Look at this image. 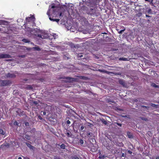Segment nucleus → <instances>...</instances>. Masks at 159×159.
Listing matches in <instances>:
<instances>
[{
  "label": "nucleus",
  "instance_id": "4c0bfd02",
  "mask_svg": "<svg viewBox=\"0 0 159 159\" xmlns=\"http://www.w3.org/2000/svg\"><path fill=\"white\" fill-rule=\"evenodd\" d=\"M56 7V6L54 4H53L51 5V8H54Z\"/></svg>",
  "mask_w": 159,
  "mask_h": 159
},
{
  "label": "nucleus",
  "instance_id": "39448f33",
  "mask_svg": "<svg viewBox=\"0 0 159 159\" xmlns=\"http://www.w3.org/2000/svg\"><path fill=\"white\" fill-rule=\"evenodd\" d=\"M10 56L7 54H0V58H9Z\"/></svg>",
  "mask_w": 159,
  "mask_h": 159
},
{
  "label": "nucleus",
  "instance_id": "680f3d73",
  "mask_svg": "<svg viewBox=\"0 0 159 159\" xmlns=\"http://www.w3.org/2000/svg\"><path fill=\"white\" fill-rule=\"evenodd\" d=\"M149 10V11H151V9H150Z\"/></svg>",
  "mask_w": 159,
  "mask_h": 159
},
{
  "label": "nucleus",
  "instance_id": "bb28decb",
  "mask_svg": "<svg viewBox=\"0 0 159 159\" xmlns=\"http://www.w3.org/2000/svg\"><path fill=\"white\" fill-rule=\"evenodd\" d=\"M0 134L4 135V132L2 129H0Z\"/></svg>",
  "mask_w": 159,
  "mask_h": 159
},
{
  "label": "nucleus",
  "instance_id": "9d476101",
  "mask_svg": "<svg viewBox=\"0 0 159 159\" xmlns=\"http://www.w3.org/2000/svg\"><path fill=\"white\" fill-rule=\"evenodd\" d=\"M22 41L25 43H29L30 42V40L26 39H24L22 40Z\"/></svg>",
  "mask_w": 159,
  "mask_h": 159
},
{
  "label": "nucleus",
  "instance_id": "69168bd1",
  "mask_svg": "<svg viewBox=\"0 0 159 159\" xmlns=\"http://www.w3.org/2000/svg\"><path fill=\"white\" fill-rule=\"evenodd\" d=\"M40 159H41V158H40Z\"/></svg>",
  "mask_w": 159,
  "mask_h": 159
},
{
  "label": "nucleus",
  "instance_id": "a18cd8bd",
  "mask_svg": "<svg viewBox=\"0 0 159 159\" xmlns=\"http://www.w3.org/2000/svg\"><path fill=\"white\" fill-rule=\"evenodd\" d=\"M38 118L40 119V120H42V117L41 116H38Z\"/></svg>",
  "mask_w": 159,
  "mask_h": 159
},
{
  "label": "nucleus",
  "instance_id": "cd10ccee",
  "mask_svg": "<svg viewBox=\"0 0 159 159\" xmlns=\"http://www.w3.org/2000/svg\"><path fill=\"white\" fill-rule=\"evenodd\" d=\"M99 158L100 159H104L105 158V157L104 155H101L99 156Z\"/></svg>",
  "mask_w": 159,
  "mask_h": 159
},
{
  "label": "nucleus",
  "instance_id": "4d7b16f0",
  "mask_svg": "<svg viewBox=\"0 0 159 159\" xmlns=\"http://www.w3.org/2000/svg\"><path fill=\"white\" fill-rule=\"evenodd\" d=\"M146 17H150V16H148V15H146Z\"/></svg>",
  "mask_w": 159,
  "mask_h": 159
},
{
  "label": "nucleus",
  "instance_id": "b1692460",
  "mask_svg": "<svg viewBox=\"0 0 159 159\" xmlns=\"http://www.w3.org/2000/svg\"><path fill=\"white\" fill-rule=\"evenodd\" d=\"M72 159H80L78 156L76 155L73 156L72 157Z\"/></svg>",
  "mask_w": 159,
  "mask_h": 159
},
{
  "label": "nucleus",
  "instance_id": "2eb2a0df",
  "mask_svg": "<svg viewBox=\"0 0 159 159\" xmlns=\"http://www.w3.org/2000/svg\"><path fill=\"white\" fill-rule=\"evenodd\" d=\"M80 79L82 80H86L88 79V78L86 76H81L80 77Z\"/></svg>",
  "mask_w": 159,
  "mask_h": 159
},
{
  "label": "nucleus",
  "instance_id": "f8f14e48",
  "mask_svg": "<svg viewBox=\"0 0 159 159\" xmlns=\"http://www.w3.org/2000/svg\"><path fill=\"white\" fill-rule=\"evenodd\" d=\"M99 71L100 72H104L105 73H106L107 74H109V71L105 70H99Z\"/></svg>",
  "mask_w": 159,
  "mask_h": 159
},
{
  "label": "nucleus",
  "instance_id": "423d86ee",
  "mask_svg": "<svg viewBox=\"0 0 159 159\" xmlns=\"http://www.w3.org/2000/svg\"><path fill=\"white\" fill-rule=\"evenodd\" d=\"M26 145L28 147H29L30 149H32L34 150L35 149V147L31 145V144L29 143H25Z\"/></svg>",
  "mask_w": 159,
  "mask_h": 159
},
{
  "label": "nucleus",
  "instance_id": "de8ad7c7",
  "mask_svg": "<svg viewBox=\"0 0 159 159\" xmlns=\"http://www.w3.org/2000/svg\"><path fill=\"white\" fill-rule=\"evenodd\" d=\"M128 152L130 154H131L132 153V152L130 150H129Z\"/></svg>",
  "mask_w": 159,
  "mask_h": 159
},
{
  "label": "nucleus",
  "instance_id": "473e14b6",
  "mask_svg": "<svg viewBox=\"0 0 159 159\" xmlns=\"http://www.w3.org/2000/svg\"><path fill=\"white\" fill-rule=\"evenodd\" d=\"M50 10L49 9L47 12V14L48 15L49 17H50Z\"/></svg>",
  "mask_w": 159,
  "mask_h": 159
},
{
  "label": "nucleus",
  "instance_id": "7c9ffc66",
  "mask_svg": "<svg viewBox=\"0 0 159 159\" xmlns=\"http://www.w3.org/2000/svg\"><path fill=\"white\" fill-rule=\"evenodd\" d=\"M16 77L15 75L13 74H11V78H14Z\"/></svg>",
  "mask_w": 159,
  "mask_h": 159
},
{
  "label": "nucleus",
  "instance_id": "c85d7f7f",
  "mask_svg": "<svg viewBox=\"0 0 159 159\" xmlns=\"http://www.w3.org/2000/svg\"><path fill=\"white\" fill-rule=\"evenodd\" d=\"M125 30V29H124V30H123L120 31L118 32L120 34H122V33L123 32H124Z\"/></svg>",
  "mask_w": 159,
  "mask_h": 159
},
{
  "label": "nucleus",
  "instance_id": "864d4df0",
  "mask_svg": "<svg viewBox=\"0 0 159 159\" xmlns=\"http://www.w3.org/2000/svg\"><path fill=\"white\" fill-rule=\"evenodd\" d=\"M122 117H127V115L123 116Z\"/></svg>",
  "mask_w": 159,
  "mask_h": 159
},
{
  "label": "nucleus",
  "instance_id": "bf43d9fd",
  "mask_svg": "<svg viewBox=\"0 0 159 159\" xmlns=\"http://www.w3.org/2000/svg\"><path fill=\"white\" fill-rule=\"evenodd\" d=\"M25 80L26 81L27 80V79H25Z\"/></svg>",
  "mask_w": 159,
  "mask_h": 159
},
{
  "label": "nucleus",
  "instance_id": "9b49d317",
  "mask_svg": "<svg viewBox=\"0 0 159 159\" xmlns=\"http://www.w3.org/2000/svg\"><path fill=\"white\" fill-rule=\"evenodd\" d=\"M140 118L142 120H144L146 121H148V119L146 118L143 117H140Z\"/></svg>",
  "mask_w": 159,
  "mask_h": 159
},
{
  "label": "nucleus",
  "instance_id": "a878e982",
  "mask_svg": "<svg viewBox=\"0 0 159 159\" xmlns=\"http://www.w3.org/2000/svg\"><path fill=\"white\" fill-rule=\"evenodd\" d=\"M84 126H81L80 127V130L81 131L83 130V131H85V129L84 130Z\"/></svg>",
  "mask_w": 159,
  "mask_h": 159
},
{
  "label": "nucleus",
  "instance_id": "13d9d810",
  "mask_svg": "<svg viewBox=\"0 0 159 159\" xmlns=\"http://www.w3.org/2000/svg\"><path fill=\"white\" fill-rule=\"evenodd\" d=\"M32 129H33V130H34V131H35V128H33Z\"/></svg>",
  "mask_w": 159,
  "mask_h": 159
},
{
  "label": "nucleus",
  "instance_id": "7ed1b4c3",
  "mask_svg": "<svg viewBox=\"0 0 159 159\" xmlns=\"http://www.w3.org/2000/svg\"><path fill=\"white\" fill-rule=\"evenodd\" d=\"M9 83V81L0 80V86H5L8 85Z\"/></svg>",
  "mask_w": 159,
  "mask_h": 159
},
{
  "label": "nucleus",
  "instance_id": "0e129e2a",
  "mask_svg": "<svg viewBox=\"0 0 159 159\" xmlns=\"http://www.w3.org/2000/svg\"><path fill=\"white\" fill-rule=\"evenodd\" d=\"M117 30L118 31V30H118V29H117Z\"/></svg>",
  "mask_w": 159,
  "mask_h": 159
},
{
  "label": "nucleus",
  "instance_id": "338daca9",
  "mask_svg": "<svg viewBox=\"0 0 159 159\" xmlns=\"http://www.w3.org/2000/svg\"><path fill=\"white\" fill-rule=\"evenodd\" d=\"M158 103H159V102H158Z\"/></svg>",
  "mask_w": 159,
  "mask_h": 159
},
{
  "label": "nucleus",
  "instance_id": "5701e85b",
  "mask_svg": "<svg viewBox=\"0 0 159 159\" xmlns=\"http://www.w3.org/2000/svg\"><path fill=\"white\" fill-rule=\"evenodd\" d=\"M34 49L36 50L39 51L40 50V48L39 47H34Z\"/></svg>",
  "mask_w": 159,
  "mask_h": 159
},
{
  "label": "nucleus",
  "instance_id": "c756f323",
  "mask_svg": "<svg viewBox=\"0 0 159 159\" xmlns=\"http://www.w3.org/2000/svg\"><path fill=\"white\" fill-rule=\"evenodd\" d=\"M33 103L35 105H37L39 104V103L37 101H34L33 102Z\"/></svg>",
  "mask_w": 159,
  "mask_h": 159
},
{
  "label": "nucleus",
  "instance_id": "e433bc0d",
  "mask_svg": "<svg viewBox=\"0 0 159 159\" xmlns=\"http://www.w3.org/2000/svg\"><path fill=\"white\" fill-rule=\"evenodd\" d=\"M66 134L68 137H69L70 136V134L69 132H67Z\"/></svg>",
  "mask_w": 159,
  "mask_h": 159
},
{
  "label": "nucleus",
  "instance_id": "c9c22d12",
  "mask_svg": "<svg viewBox=\"0 0 159 159\" xmlns=\"http://www.w3.org/2000/svg\"><path fill=\"white\" fill-rule=\"evenodd\" d=\"M128 133H127V134L128 135V137L129 138H131L133 137V136L132 134H128Z\"/></svg>",
  "mask_w": 159,
  "mask_h": 159
},
{
  "label": "nucleus",
  "instance_id": "a211bd4d",
  "mask_svg": "<svg viewBox=\"0 0 159 159\" xmlns=\"http://www.w3.org/2000/svg\"><path fill=\"white\" fill-rule=\"evenodd\" d=\"M102 121V123L105 124V125H106L107 123V121L104 119H102L101 120Z\"/></svg>",
  "mask_w": 159,
  "mask_h": 159
},
{
  "label": "nucleus",
  "instance_id": "49530a36",
  "mask_svg": "<svg viewBox=\"0 0 159 159\" xmlns=\"http://www.w3.org/2000/svg\"><path fill=\"white\" fill-rule=\"evenodd\" d=\"M23 158H24V159H30V158L27 157H23Z\"/></svg>",
  "mask_w": 159,
  "mask_h": 159
},
{
  "label": "nucleus",
  "instance_id": "f257e3e1",
  "mask_svg": "<svg viewBox=\"0 0 159 159\" xmlns=\"http://www.w3.org/2000/svg\"><path fill=\"white\" fill-rule=\"evenodd\" d=\"M89 6L90 7H93V8H91L89 10L87 11L86 12L88 14L91 16L96 14L97 4L94 2L91 3Z\"/></svg>",
  "mask_w": 159,
  "mask_h": 159
},
{
  "label": "nucleus",
  "instance_id": "79ce46f5",
  "mask_svg": "<svg viewBox=\"0 0 159 159\" xmlns=\"http://www.w3.org/2000/svg\"><path fill=\"white\" fill-rule=\"evenodd\" d=\"M66 123L68 124H70V122L69 120H68L67 121Z\"/></svg>",
  "mask_w": 159,
  "mask_h": 159
},
{
  "label": "nucleus",
  "instance_id": "3c124183",
  "mask_svg": "<svg viewBox=\"0 0 159 159\" xmlns=\"http://www.w3.org/2000/svg\"><path fill=\"white\" fill-rule=\"evenodd\" d=\"M46 112L45 111H43V114L44 115H45L46 114Z\"/></svg>",
  "mask_w": 159,
  "mask_h": 159
},
{
  "label": "nucleus",
  "instance_id": "5fc2aeb1",
  "mask_svg": "<svg viewBox=\"0 0 159 159\" xmlns=\"http://www.w3.org/2000/svg\"><path fill=\"white\" fill-rule=\"evenodd\" d=\"M156 159H159V156L157 157L156 158Z\"/></svg>",
  "mask_w": 159,
  "mask_h": 159
},
{
  "label": "nucleus",
  "instance_id": "a19ab883",
  "mask_svg": "<svg viewBox=\"0 0 159 159\" xmlns=\"http://www.w3.org/2000/svg\"><path fill=\"white\" fill-rule=\"evenodd\" d=\"M142 107H143V108H149L148 107V106H143Z\"/></svg>",
  "mask_w": 159,
  "mask_h": 159
},
{
  "label": "nucleus",
  "instance_id": "ea45409f",
  "mask_svg": "<svg viewBox=\"0 0 159 159\" xmlns=\"http://www.w3.org/2000/svg\"><path fill=\"white\" fill-rule=\"evenodd\" d=\"M25 57V55H20L19 56V57H21L22 58H24Z\"/></svg>",
  "mask_w": 159,
  "mask_h": 159
},
{
  "label": "nucleus",
  "instance_id": "37998d69",
  "mask_svg": "<svg viewBox=\"0 0 159 159\" xmlns=\"http://www.w3.org/2000/svg\"><path fill=\"white\" fill-rule=\"evenodd\" d=\"M117 125L121 127L122 126V124H120L119 123H117Z\"/></svg>",
  "mask_w": 159,
  "mask_h": 159
},
{
  "label": "nucleus",
  "instance_id": "09e8293b",
  "mask_svg": "<svg viewBox=\"0 0 159 159\" xmlns=\"http://www.w3.org/2000/svg\"><path fill=\"white\" fill-rule=\"evenodd\" d=\"M62 16V13L61 12L59 14V17H60L61 16Z\"/></svg>",
  "mask_w": 159,
  "mask_h": 159
},
{
  "label": "nucleus",
  "instance_id": "58836bf2",
  "mask_svg": "<svg viewBox=\"0 0 159 159\" xmlns=\"http://www.w3.org/2000/svg\"><path fill=\"white\" fill-rule=\"evenodd\" d=\"M25 125L26 126H29V123L28 122H26L25 123Z\"/></svg>",
  "mask_w": 159,
  "mask_h": 159
},
{
  "label": "nucleus",
  "instance_id": "f3484780",
  "mask_svg": "<svg viewBox=\"0 0 159 159\" xmlns=\"http://www.w3.org/2000/svg\"><path fill=\"white\" fill-rule=\"evenodd\" d=\"M107 102H108V103H110V102L113 103H115L114 101L110 99H107Z\"/></svg>",
  "mask_w": 159,
  "mask_h": 159
},
{
  "label": "nucleus",
  "instance_id": "412c9836",
  "mask_svg": "<svg viewBox=\"0 0 159 159\" xmlns=\"http://www.w3.org/2000/svg\"><path fill=\"white\" fill-rule=\"evenodd\" d=\"M119 60H122V61H126L127 60V58H124V57H122V58H120V59H119Z\"/></svg>",
  "mask_w": 159,
  "mask_h": 159
},
{
  "label": "nucleus",
  "instance_id": "f704fd0d",
  "mask_svg": "<svg viewBox=\"0 0 159 159\" xmlns=\"http://www.w3.org/2000/svg\"><path fill=\"white\" fill-rule=\"evenodd\" d=\"M14 124L15 125L18 126L19 125V123L17 121H15L14 123Z\"/></svg>",
  "mask_w": 159,
  "mask_h": 159
},
{
  "label": "nucleus",
  "instance_id": "2f4dec72",
  "mask_svg": "<svg viewBox=\"0 0 159 159\" xmlns=\"http://www.w3.org/2000/svg\"><path fill=\"white\" fill-rule=\"evenodd\" d=\"M148 2H149L150 3H152L153 0H144Z\"/></svg>",
  "mask_w": 159,
  "mask_h": 159
},
{
  "label": "nucleus",
  "instance_id": "1a4fd4ad",
  "mask_svg": "<svg viewBox=\"0 0 159 159\" xmlns=\"http://www.w3.org/2000/svg\"><path fill=\"white\" fill-rule=\"evenodd\" d=\"M25 88L27 89H33L32 86L30 85H27Z\"/></svg>",
  "mask_w": 159,
  "mask_h": 159
},
{
  "label": "nucleus",
  "instance_id": "ddd939ff",
  "mask_svg": "<svg viewBox=\"0 0 159 159\" xmlns=\"http://www.w3.org/2000/svg\"><path fill=\"white\" fill-rule=\"evenodd\" d=\"M151 106L155 108H158V107L159 105H156L153 103H151Z\"/></svg>",
  "mask_w": 159,
  "mask_h": 159
},
{
  "label": "nucleus",
  "instance_id": "e2e57ef3",
  "mask_svg": "<svg viewBox=\"0 0 159 159\" xmlns=\"http://www.w3.org/2000/svg\"><path fill=\"white\" fill-rule=\"evenodd\" d=\"M92 151L93 152H94V151H93L92 150Z\"/></svg>",
  "mask_w": 159,
  "mask_h": 159
},
{
  "label": "nucleus",
  "instance_id": "dca6fc26",
  "mask_svg": "<svg viewBox=\"0 0 159 159\" xmlns=\"http://www.w3.org/2000/svg\"><path fill=\"white\" fill-rule=\"evenodd\" d=\"M61 148L62 149H65L66 148V146L65 144L63 143L60 146Z\"/></svg>",
  "mask_w": 159,
  "mask_h": 159
},
{
  "label": "nucleus",
  "instance_id": "052dcab7",
  "mask_svg": "<svg viewBox=\"0 0 159 159\" xmlns=\"http://www.w3.org/2000/svg\"><path fill=\"white\" fill-rule=\"evenodd\" d=\"M29 29L30 30V29H31V28H29Z\"/></svg>",
  "mask_w": 159,
  "mask_h": 159
},
{
  "label": "nucleus",
  "instance_id": "603ef678",
  "mask_svg": "<svg viewBox=\"0 0 159 159\" xmlns=\"http://www.w3.org/2000/svg\"><path fill=\"white\" fill-rule=\"evenodd\" d=\"M5 144V146H7L9 145V144Z\"/></svg>",
  "mask_w": 159,
  "mask_h": 159
},
{
  "label": "nucleus",
  "instance_id": "8fccbe9b",
  "mask_svg": "<svg viewBox=\"0 0 159 159\" xmlns=\"http://www.w3.org/2000/svg\"><path fill=\"white\" fill-rule=\"evenodd\" d=\"M121 156H122V157H125V154L124 153H122V154Z\"/></svg>",
  "mask_w": 159,
  "mask_h": 159
},
{
  "label": "nucleus",
  "instance_id": "20e7f679",
  "mask_svg": "<svg viewBox=\"0 0 159 159\" xmlns=\"http://www.w3.org/2000/svg\"><path fill=\"white\" fill-rule=\"evenodd\" d=\"M64 79L67 80V81L69 82L75 81L76 80L75 79L69 77H66Z\"/></svg>",
  "mask_w": 159,
  "mask_h": 159
},
{
  "label": "nucleus",
  "instance_id": "6e6d98bb",
  "mask_svg": "<svg viewBox=\"0 0 159 159\" xmlns=\"http://www.w3.org/2000/svg\"><path fill=\"white\" fill-rule=\"evenodd\" d=\"M18 159H22V158L21 157H19L18 158Z\"/></svg>",
  "mask_w": 159,
  "mask_h": 159
},
{
  "label": "nucleus",
  "instance_id": "393cba45",
  "mask_svg": "<svg viewBox=\"0 0 159 159\" xmlns=\"http://www.w3.org/2000/svg\"><path fill=\"white\" fill-rule=\"evenodd\" d=\"M92 133H88L87 134V136L89 137H91L92 136Z\"/></svg>",
  "mask_w": 159,
  "mask_h": 159
},
{
  "label": "nucleus",
  "instance_id": "72a5a7b5",
  "mask_svg": "<svg viewBox=\"0 0 159 159\" xmlns=\"http://www.w3.org/2000/svg\"><path fill=\"white\" fill-rule=\"evenodd\" d=\"M54 159H61L59 157L57 156H55L54 157Z\"/></svg>",
  "mask_w": 159,
  "mask_h": 159
},
{
  "label": "nucleus",
  "instance_id": "f03ea898",
  "mask_svg": "<svg viewBox=\"0 0 159 159\" xmlns=\"http://www.w3.org/2000/svg\"><path fill=\"white\" fill-rule=\"evenodd\" d=\"M30 16L27 17L26 18V20L27 22H30L31 21L34 22L35 19L34 16V15H30Z\"/></svg>",
  "mask_w": 159,
  "mask_h": 159
},
{
  "label": "nucleus",
  "instance_id": "6e6552de",
  "mask_svg": "<svg viewBox=\"0 0 159 159\" xmlns=\"http://www.w3.org/2000/svg\"><path fill=\"white\" fill-rule=\"evenodd\" d=\"M119 83L122 85L124 86L125 84V82L122 80H119L118 81Z\"/></svg>",
  "mask_w": 159,
  "mask_h": 159
},
{
  "label": "nucleus",
  "instance_id": "0eeeda50",
  "mask_svg": "<svg viewBox=\"0 0 159 159\" xmlns=\"http://www.w3.org/2000/svg\"><path fill=\"white\" fill-rule=\"evenodd\" d=\"M49 19L50 20L52 21H56L57 22H58L60 20L59 19H53L52 18H51V17H49Z\"/></svg>",
  "mask_w": 159,
  "mask_h": 159
},
{
  "label": "nucleus",
  "instance_id": "c03bdc74",
  "mask_svg": "<svg viewBox=\"0 0 159 159\" xmlns=\"http://www.w3.org/2000/svg\"><path fill=\"white\" fill-rule=\"evenodd\" d=\"M81 53L79 54L78 57H82L83 56L82 55H81Z\"/></svg>",
  "mask_w": 159,
  "mask_h": 159
},
{
  "label": "nucleus",
  "instance_id": "aec40b11",
  "mask_svg": "<svg viewBox=\"0 0 159 159\" xmlns=\"http://www.w3.org/2000/svg\"><path fill=\"white\" fill-rule=\"evenodd\" d=\"M25 138L28 140H30V136L28 135H25Z\"/></svg>",
  "mask_w": 159,
  "mask_h": 159
},
{
  "label": "nucleus",
  "instance_id": "4468645a",
  "mask_svg": "<svg viewBox=\"0 0 159 159\" xmlns=\"http://www.w3.org/2000/svg\"><path fill=\"white\" fill-rule=\"evenodd\" d=\"M87 9H88L87 7L84 6H83L81 7V9L83 10V11H84L85 10L86 11Z\"/></svg>",
  "mask_w": 159,
  "mask_h": 159
},
{
  "label": "nucleus",
  "instance_id": "6ab92c4d",
  "mask_svg": "<svg viewBox=\"0 0 159 159\" xmlns=\"http://www.w3.org/2000/svg\"><path fill=\"white\" fill-rule=\"evenodd\" d=\"M79 143H80V145H82L84 143V141L82 139H80L79 140Z\"/></svg>",
  "mask_w": 159,
  "mask_h": 159
},
{
  "label": "nucleus",
  "instance_id": "4be33fe9",
  "mask_svg": "<svg viewBox=\"0 0 159 159\" xmlns=\"http://www.w3.org/2000/svg\"><path fill=\"white\" fill-rule=\"evenodd\" d=\"M152 86L153 87H155V88H158L159 87V86L158 85H156V84H155L154 83L152 84Z\"/></svg>",
  "mask_w": 159,
  "mask_h": 159
}]
</instances>
